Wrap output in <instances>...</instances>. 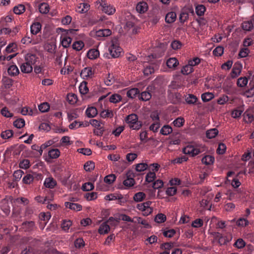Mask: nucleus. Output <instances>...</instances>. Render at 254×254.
<instances>
[{"label": "nucleus", "instance_id": "57", "mask_svg": "<svg viewBox=\"0 0 254 254\" xmlns=\"http://www.w3.org/2000/svg\"><path fill=\"white\" fill-rule=\"evenodd\" d=\"M123 196L120 194V195H116L114 194H110L107 195L105 197V199L108 200H114L117 199H123Z\"/></svg>", "mask_w": 254, "mask_h": 254}, {"label": "nucleus", "instance_id": "13", "mask_svg": "<svg viewBox=\"0 0 254 254\" xmlns=\"http://www.w3.org/2000/svg\"><path fill=\"white\" fill-rule=\"evenodd\" d=\"M254 23L252 20L244 21L242 23V29L245 31H251L254 28Z\"/></svg>", "mask_w": 254, "mask_h": 254}, {"label": "nucleus", "instance_id": "59", "mask_svg": "<svg viewBox=\"0 0 254 254\" xmlns=\"http://www.w3.org/2000/svg\"><path fill=\"white\" fill-rule=\"evenodd\" d=\"M148 168V164L146 163H139L136 165V170L137 172H142Z\"/></svg>", "mask_w": 254, "mask_h": 254}, {"label": "nucleus", "instance_id": "43", "mask_svg": "<svg viewBox=\"0 0 254 254\" xmlns=\"http://www.w3.org/2000/svg\"><path fill=\"white\" fill-rule=\"evenodd\" d=\"M116 177L114 174H110L106 176L104 178V182L109 184L111 185L113 184L116 180Z\"/></svg>", "mask_w": 254, "mask_h": 254}, {"label": "nucleus", "instance_id": "4", "mask_svg": "<svg viewBox=\"0 0 254 254\" xmlns=\"http://www.w3.org/2000/svg\"><path fill=\"white\" fill-rule=\"evenodd\" d=\"M183 151L185 154H190L194 156L201 153L202 150L197 147L188 146L184 148Z\"/></svg>", "mask_w": 254, "mask_h": 254}, {"label": "nucleus", "instance_id": "40", "mask_svg": "<svg viewBox=\"0 0 254 254\" xmlns=\"http://www.w3.org/2000/svg\"><path fill=\"white\" fill-rule=\"evenodd\" d=\"M166 220V216L163 213H158L156 215L154 221L157 223H162Z\"/></svg>", "mask_w": 254, "mask_h": 254}, {"label": "nucleus", "instance_id": "10", "mask_svg": "<svg viewBox=\"0 0 254 254\" xmlns=\"http://www.w3.org/2000/svg\"><path fill=\"white\" fill-rule=\"evenodd\" d=\"M148 9V4L145 1H140L136 6V10L139 13H144Z\"/></svg>", "mask_w": 254, "mask_h": 254}, {"label": "nucleus", "instance_id": "44", "mask_svg": "<svg viewBox=\"0 0 254 254\" xmlns=\"http://www.w3.org/2000/svg\"><path fill=\"white\" fill-rule=\"evenodd\" d=\"M72 222L70 220H64L62 223V228L65 231L67 232L70 227L71 226Z\"/></svg>", "mask_w": 254, "mask_h": 254}, {"label": "nucleus", "instance_id": "55", "mask_svg": "<svg viewBox=\"0 0 254 254\" xmlns=\"http://www.w3.org/2000/svg\"><path fill=\"white\" fill-rule=\"evenodd\" d=\"M236 224L238 226L245 227L249 225V222L246 218H241L237 220Z\"/></svg>", "mask_w": 254, "mask_h": 254}, {"label": "nucleus", "instance_id": "29", "mask_svg": "<svg viewBox=\"0 0 254 254\" xmlns=\"http://www.w3.org/2000/svg\"><path fill=\"white\" fill-rule=\"evenodd\" d=\"M60 151L58 149H53L49 151L48 156L51 159H56L59 157Z\"/></svg>", "mask_w": 254, "mask_h": 254}, {"label": "nucleus", "instance_id": "64", "mask_svg": "<svg viewBox=\"0 0 254 254\" xmlns=\"http://www.w3.org/2000/svg\"><path fill=\"white\" fill-rule=\"evenodd\" d=\"M203 221L202 219L198 218L194 220L191 224V226L194 228H199L203 226Z\"/></svg>", "mask_w": 254, "mask_h": 254}, {"label": "nucleus", "instance_id": "18", "mask_svg": "<svg viewBox=\"0 0 254 254\" xmlns=\"http://www.w3.org/2000/svg\"><path fill=\"white\" fill-rule=\"evenodd\" d=\"M25 59L26 62L32 66V65L36 63L37 58L34 54H27L25 56Z\"/></svg>", "mask_w": 254, "mask_h": 254}, {"label": "nucleus", "instance_id": "54", "mask_svg": "<svg viewBox=\"0 0 254 254\" xmlns=\"http://www.w3.org/2000/svg\"><path fill=\"white\" fill-rule=\"evenodd\" d=\"M200 204L201 206L203 207L204 209L209 210L211 209V204L210 203L209 200L203 199L200 201Z\"/></svg>", "mask_w": 254, "mask_h": 254}, {"label": "nucleus", "instance_id": "42", "mask_svg": "<svg viewBox=\"0 0 254 254\" xmlns=\"http://www.w3.org/2000/svg\"><path fill=\"white\" fill-rule=\"evenodd\" d=\"M23 172L21 170H18L17 171H15L14 172V173L13 174V182H18L19 181L23 174Z\"/></svg>", "mask_w": 254, "mask_h": 254}, {"label": "nucleus", "instance_id": "14", "mask_svg": "<svg viewBox=\"0 0 254 254\" xmlns=\"http://www.w3.org/2000/svg\"><path fill=\"white\" fill-rule=\"evenodd\" d=\"M99 51L96 49H92L89 50L87 53V56L90 60H95L99 56Z\"/></svg>", "mask_w": 254, "mask_h": 254}, {"label": "nucleus", "instance_id": "46", "mask_svg": "<svg viewBox=\"0 0 254 254\" xmlns=\"http://www.w3.org/2000/svg\"><path fill=\"white\" fill-rule=\"evenodd\" d=\"M67 100L70 104H74L76 103L77 99L75 94L69 93L67 95Z\"/></svg>", "mask_w": 254, "mask_h": 254}, {"label": "nucleus", "instance_id": "12", "mask_svg": "<svg viewBox=\"0 0 254 254\" xmlns=\"http://www.w3.org/2000/svg\"><path fill=\"white\" fill-rule=\"evenodd\" d=\"M64 206L71 210L75 211H80L82 209V206L78 203H72L70 202H65Z\"/></svg>", "mask_w": 254, "mask_h": 254}, {"label": "nucleus", "instance_id": "47", "mask_svg": "<svg viewBox=\"0 0 254 254\" xmlns=\"http://www.w3.org/2000/svg\"><path fill=\"white\" fill-rule=\"evenodd\" d=\"M95 168L94 163L92 161L86 162L84 165V169L86 171H91Z\"/></svg>", "mask_w": 254, "mask_h": 254}, {"label": "nucleus", "instance_id": "27", "mask_svg": "<svg viewBox=\"0 0 254 254\" xmlns=\"http://www.w3.org/2000/svg\"><path fill=\"white\" fill-rule=\"evenodd\" d=\"M195 12L199 16H203L206 11V7L203 4H198L195 6Z\"/></svg>", "mask_w": 254, "mask_h": 254}, {"label": "nucleus", "instance_id": "9", "mask_svg": "<svg viewBox=\"0 0 254 254\" xmlns=\"http://www.w3.org/2000/svg\"><path fill=\"white\" fill-rule=\"evenodd\" d=\"M57 185L56 180L52 177H49L45 179L44 182V186L48 189H54Z\"/></svg>", "mask_w": 254, "mask_h": 254}, {"label": "nucleus", "instance_id": "15", "mask_svg": "<svg viewBox=\"0 0 254 254\" xmlns=\"http://www.w3.org/2000/svg\"><path fill=\"white\" fill-rule=\"evenodd\" d=\"M86 115L88 118H94L98 114L97 109L94 107H88L85 111Z\"/></svg>", "mask_w": 254, "mask_h": 254}, {"label": "nucleus", "instance_id": "36", "mask_svg": "<svg viewBox=\"0 0 254 254\" xmlns=\"http://www.w3.org/2000/svg\"><path fill=\"white\" fill-rule=\"evenodd\" d=\"M172 131V127L169 125L164 126L160 130V133L162 135H167Z\"/></svg>", "mask_w": 254, "mask_h": 254}, {"label": "nucleus", "instance_id": "48", "mask_svg": "<svg viewBox=\"0 0 254 254\" xmlns=\"http://www.w3.org/2000/svg\"><path fill=\"white\" fill-rule=\"evenodd\" d=\"M156 178V174L155 172L149 171L145 177V181L148 183L152 182Z\"/></svg>", "mask_w": 254, "mask_h": 254}, {"label": "nucleus", "instance_id": "2", "mask_svg": "<svg viewBox=\"0 0 254 254\" xmlns=\"http://www.w3.org/2000/svg\"><path fill=\"white\" fill-rule=\"evenodd\" d=\"M125 122L133 130H139L142 126V122L138 120V117L135 114L127 115L125 119Z\"/></svg>", "mask_w": 254, "mask_h": 254}, {"label": "nucleus", "instance_id": "7", "mask_svg": "<svg viewBox=\"0 0 254 254\" xmlns=\"http://www.w3.org/2000/svg\"><path fill=\"white\" fill-rule=\"evenodd\" d=\"M126 177L127 179L124 181L123 184L127 187H132L135 183L133 179L134 175L130 172H128L126 174Z\"/></svg>", "mask_w": 254, "mask_h": 254}, {"label": "nucleus", "instance_id": "61", "mask_svg": "<svg viewBox=\"0 0 254 254\" xmlns=\"http://www.w3.org/2000/svg\"><path fill=\"white\" fill-rule=\"evenodd\" d=\"M0 113L2 116L6 118H11L13 116V114L12 113H10L6 107L2 108Z\"/></svg>", "mask_w": 254, "mask_h": 254}, {"label": "nucleus", "instance_id": "22", "mask_svg": "<svg viewBox=\"0 0 254 254\" xmlns=\"http://www.w3.org/2000/svg\"><path fill=\"white\" fill-rule=\"evenodd\" d=\"M214 160L215 158L213 156L211 155H205L202 158L201 162L206 165H209L213 164Z\"/></svg>", "mask_w": 254, "mask_h": 254}, {"label": "nucleus", "instance_id": "28", "mask_svg": "<svg viewBox=\"0 0 254 254\" xmlns=\"http://www.w3.org/2000/svg\"><path fill=\"white\" fill-rule=\"evenodd\" d=\"M139 91L137 88H133L128 90L127 92V96L131 99H133L136 95L139 94Z\"/></svg>", "mask_w": 254, "mask_h": 254}, {"label": "nucleus", "instance_id": "51", "mask_svg": "<svg viewBox=\"0 0 254 254\" xmlns=\"http://www.w3.org/2000/svg\"><path fill=\"white\" fill-rule=\"evenodd\" d=\"M173 123L174 126L180 127L184 125L185 123V120L183 118L178 117L174 121Z\"/></svg>", "mask_w": 254, "mask_h": 254}, {"label": "nucleus", "instance_id": "33", "mask_svg": "<svg viewBox=\"0 0 254 254\" xmlns=\"http://www.w3.org/2000/svg\"><path fill=\"white\" fill-rule=\"evenodd\" d=\"M146 195L143 192L136 193L133 196V200L136 202H140L144 199Z\"/></svg>", "mask_w": 254, "mask_h": 254}, {"label": "nucleus", "instance_id": "39", "mask_svg": "<svg viewBox=\"0 0 254 254\" xmlns=\"http://www.w3.org/2000/svg\"><path fill=\"white\" fill-rule=\"evenodd\" d=\"M250 87L247 89L244 92V95L247 97H251L254 95V85L249 84Z\"/></svg>", "mask_w": 254, "mask_h": 254}, {"label": "nucleus", "instance_id": "62", "mask_svg": "<svg viewBox=\"0 0 254 254\" xmlns=\"http://www.w3.org/2000/svg\"><path fill=\"white\" fill-rule=\"evenodd\" d=\"M154 72V68L153 65H149L148 66H146V67L144 68L143 70V73L146 75H149Z\"/></svg>", "mask_w": 254, "mask_h": 254}, {"label": "nucleus", "instance_id": "32", "mask_svg": "<svg viewBox=\"0 0 254 254\" xmlns=\"http://www.w3.org/2000/svg\"><path fill=\"white\" fill-rule=\"evenodd\" d=\"M185 100L188 104H194L197 101V97L193 94H189L185 98Z\"/></svg>", "mask_w": 254, "mask_h": 254}, {"label": "nucleus", "instance_id": "25", "mask_svg": "<svg viewBox=\"0 0 254 254\" xmlns=\"http://www.w3.org/2000/svg\"><path fill=\"white\" fill-rule=\"evenodd\" d=\"M20 68L21 71L24 73H30L33 70L32 66L26 62L22 64Z\"/></svg>", "mask_w": 254, "mask_h": 254}, {"label": "nucleus", "instance_id": "6", "mask_svg": "<svg viewBox=\"0 0 254 254\" xmlns=\"http://www.w3.org/2000/svg\"><path fill=\"white\" fill-rule=\"evenodd\" d=\"M112 31L109 29H99L96 31L95 36L99 40H101V38L109 36L111 35Z\"/></svg>", "mask_w": 254, "mask_h": 254}, {"label": "nucleus", "instance_id": "16", "mask_svg": "<svg viewBox=\"0 0 254 254\" xmlns=\"http://www.w3.org/2000/svg\"><path fill=\"white\" fill-rule=\"evenodd\" d=\"M90 5L87 3H81L77 6L76 11L81 13H86L88 11Z\"/></svg>", "mask_w": 254, "mask_h": 254}, {"label": "nucleus", "instance_id": "58", "mask_svg": "<svg viewBox=\"0 0 254 254\" xmlns=\"http://www.w3.org/2000/svg\"><path fill=\"white\" fill-rule=\"evenodd\" d=\"M94 189V185L92 183L88 182L84 183L82 186V190L83 191H90Z\"/></svg>", "mask_w": 254, "mask_h": 254}, {"label": "nucleus", "instance_id": "26", "mask_svg": "<svg viewBox=\"0 0 254 254\" xmlns=\"http://www.w3.org/2000/svg\"><path fill=\"white\" fill-rule=\"evenodd\" d=\"M21 42L23 44H28L31 43L33 45H35L37 44V42L33 39V35H31V37L27 35L21 39Z\"/></svg>", "mask_w": 254, "mask_h": 254}, {"label": "nucleus", "instance_id": "30", "mask_svg": "<svg viewBox=\"0 0 254 254\" xmlns=\"http://www.w3.org/2000/svg\"><path fill=\"white\" fill-rule=\"evenodd\" d=\"M193 71V67L188 63L184 66L181 69V73L184 75H188Z\"/></svg>", "mask_w": 254, "mask_h": 254}, {"label": "nucleus", "instance_id": "35", "mask_svg": "<svg viewBox=\"0 0 254 254\" xmlns=\"http://www.w3.org/2000/svg\"><path fill=\"white\" fill-rule=\"evenodd\" d=\"M40 12L43 14H46L49 11V6L47 3H42L39 6Z\"/></svg>", "mask_w": 254, "mask_h": 254}, {"label": "nucleus", "instance_id": "5", "mask_svg": "<svg viewBox=\"0 0 254 254\" xmlns=\"http://www.w3.org/2000/svg\"><path fill=\"white\" fill-rule=\"evenodd\" d=\"M153 89V87L152 86L147 87L146 91L141 92V93L139 95V99L144 101H147L149 100L152 97V95L150 92L152 91Z\"/></svg>", "mask_w": 254, "mask_h": 254}, {"label": "nucleus", "instance_id": "49", "mask_svg": "<svg viewBox=\"0 0 254 254\" xmlns=\"http://www.w3.org/2000/svg\"><path fill=\"white\" fill-rule=\"evenodd\" d=\"M25 6L23 4H19L13 8V12L16 14H20L24 12Z\"/></svg>", "mask_w": 254, "mask_h": 254}, {"label": "nucleus", "instance_id": "37", "mask_svg": "<svg viewBox=\"0 0 254 254\" xmlns=\"http://www.w3.org/2000/svg\"><path fill=\"white\" fill-rule=\"evenodd\" d=\"M214 98V95L210 92H206L201 95L202 100L204 102H207Z\"/></svg>", "mask_w": 254, "mask_h": 254}, {"label": "nucleus", "instance_id": "41", "mask_svg": "<svg viewBox=\"0 0 254 254\" xmlns=\"http://www.w3.org/2000/svg\"><path fill=\"white\" fill-rule=\"evenodd\" d=\"M122 96L118 94H114L112 95L109 98V101L111 103H117L121 101Z\"/></svg>", "mask_w": 254, "mask_h": 254}, {"label": "nucleus", "instance_id": "52", "mask_svg": "<svg viewBox=\"0 0 254 254\" xmlns=\"http://www.w3.org/2000/svg\"><path fill=\"white\" fill-rule=\"evenodd\" d=\"M25 125V121L23 119H18L13 122V126L18 128H20Z\"/></svg>", "mask_w": 254, "mask_h": 254}, {"label": "nucleus", "instance_id": "8", "mask_svg": "<svg viewBox=\"0 0 254 254\" xmlns=\"http://www.w3.org/2000/svg\"><path fill=\"white\" fill-rule=\"evenodd\" d=\"M242 68V65L241 64L235 63L231 72V77L235 78L238 76L241 72Z\"/></svg>", "mask_w": 254, "mask_h": 254}, {"label": "nucleus", "instance_id": "21", "mask_svg": "<svg viewBox=\"0 0 254 254\" xmlns=\"http://www.w3.org/2000/svg\"><path fill=\"white\" fill-rule=\"evenodd\" d=\"M31 34L36 35L41 29V25L39 22L33 23L30 27Z\"/></svg>", "mask_w": 254, "mask_h": 254}, {"label": "nucleus", "instance_id": "56", "mask_svg": "<svg viewBox=\"0 0 254 254\" xmlns=\"http://www.w3.org/2000/svg\"><path fill=\"white\" fill-rule=\"evenodd\" d=\"M101 117L103 118H112L113 116V111L111 110H103L100 113Z\"/></svg>", "mask_w": 254, "mask_h": 254}, {"label": "nucleus", "instance_id": "63", "mask_svg": "<svg viewBox=\"0 0 254 254\" xmlns=\"http://www.w3.org/2000/svg\"><path fill=\"white\" fill-rule=\"evenodd\" d=\"M19 166L20 168L27 169L29 167L30 161L28 159H24L20 162Z\"/></svg>", "mask_w": 254, "mask_h": 254}, {"label": "nucleus", "instance_id": "53", "mask_svg": "<svg viewBox=\"0 0 254 254\" xmlns=\"http://www.w3.org/2000/svg\"><path fill=\"white\" fill-rule=\"evenodd\" d=\"M39 110L42 113L48 112L50 109L49 104L47 102L41 104L38 106Z\"/></svg>", "mask_w": 254, "mask_h": 254}, {"label": "nucleus", "instance_id": "34", "mask_svg": "<svg viewBox=\"0 0 254 254\" xmlns=\"http://www.w3.org/2000/svg\"><path fill=\"white\" fill-rule=\"evenodd\" d=\"M79 90L81 94L85 95L87 94L89 91L88 88L87 86V82L85 81L81 82L79 87Z\"/></svg>", "mask_w": 254, "mask_h": 254}, {"label": "nucleus", "instance_id": "38", "mask_svg": "<svg viewBox=\"0 0 254 254\" xmlns=\"http://www.w3.org/2000/svg\"><path fill=\"white\" fill-rule=\"evenodd\" d=\"M248 82V79L246 77H241L238 79L237 84L240 87H245Z\"/></svg>", "mask_w": 254, "mask_h": 254}, {"label": "nucleus", "instance_id": "17", "mask_svg": "<svg viewBox=\"0 0 254 254\" xmlns=\"http://www.w3.org/2000/svg\"><path fill=\"white\" fill-rule=\"evenodd\" d=\"M71 42L72 39L68 35H65L61 37V43L64 48L68 47Z\"/></svg>", "mask_w": 254, "mask_h": 254}, {"label": "nucleus", "instance_id": "23", "mask_svg": "<svg viewBox=\"0 0 254 254\" xmlns=\"http://www.w3.org/2000/svg\"><path fill=\"white\" fill-rule=\"evenodd\" d=\"M167 65L170 68H175L179 64V62L175 58H169L166 63Z\"/></svg>", "mask_w": 254, "mask_h": 254}, {"label": "nucleus", "instance_id": "1", "mask_svg": "<svg viewBox=\"0 0 254 254\" xmlns=\"http://www.w3.org/2000/svg\"><path fill=\"white\" fill-rule=\"evenodd\" d=\"M108 52L105 53L103 57L107 59L119 58L123 52L117 40H112L108 48Z\"/></svg>", "mask_w": 254, "mask_h": 254}, {"label": "nucleus", "instance_id": "45", "mask_svg": "<svg viewBox=\"0 0 254 254\" xmlns=\"http://www.w3.org/2000/svg\"><path fill=\"white\" fill-rule=\"evenodd\" d=\"M84 44L81 41H76L72 44V48L77 51H79L83 48Z\"/></svg>", "mask_w": 254, "mask_h": 254}, {"label": "nucleus", "instance_id": "31", "mask_svg": "<svg viewBox=\"0 0 254 254\" xmlns=\"http://www.w3.org/2000/svg\"><path fill=\"white\" fill-rule=\"evenodd\" d=\"M218 133V130L214 128L208 130L206 132V136L209 139L214 138Z\"/></svg>", "mask_w": 254, "mask_h": 254}, {"label": "nucleus", "instance_id": "3", "mask_svg": "<svg viewBox=\"0 0 254 254\" xmlns=\"http://www.w3.org/2000/svg\"><path fill=\"white\" fill-rule=\"evenodd\" d=\"M97 2L99 4V8L103 12L108 15H112L115 12V8L108 3L106 0H98Z\"/></svg>", "mask_w": 254, "mask_h": 254}, {"label": "nucleus", "instance_id": "11", "mask_svg": "<svg viewBox=\"0 0 254 254\" xmlns=\"http://www.w3.org/2000/svg\"><path fill=\"white\" fill-rule=\"evenodd\" d=\"M93 73L91 67H86L83 68L80 73L81 76L85 79L88 77H91Z\"/></svg>", "mask_w": 254, "mask_h": 254}, {"label": "nucleus", "instance_id": "20", "mask_svg": "<svg viewBox=\"0 0 254 254\" xmlns=\"http://www.w3.org/2000/svg\"><path fill=\"white\" fill-rule=\"evenodd\" d=\"M110 230V227L107 222L102 224L98 229V232L100 234H107Z\"/></svg>", "mask_w": 254, "mask_h": 254}, {"label": "nucleus", "instance_id": "50", "mask_svg": "<svg viewBox=\"0 0 254 254\" xmlns=\"http://www.w3.org/2000/svg\"><path fill=\"white\" fill-rule=\"evenodd\" d=\"M84 197L88 201L94 200L97 198V193L95 192H87L85 194Z\"/></svg>", "mask_w": 254, "mask_h": 254}, {"label": "nucleus", "instance_id": "60", "mask_svg": "<svg viewBox=\"0 0 254 254\" xmlns=\"http://www.w3.org/2000/svg\"><path fill=\"white\" fill-rule=\"evenodd\" d=\"M34 180V177L33 175L31 174H27L25 176L23 179L22 182L25 184H30Z\"/></svg>", "mask_w": 254, "mask_h": 254}, {"label": "nucleus", "instance_id": "24", "mask_svg": "<svg viewBox=\"0 0 254 254\" xmlns=\"http://www.w3.org/2000/svg\"><path fill=\"white\" fill-rule=\"evenodd\" d=\"M7 72L10 76H15L19 73V71L16 65H11L7 69Z\"/></svg>", "mask_w": 254, "mask_h": 254}, {"label": "nucleus", "instance_id": "19", "mask_svg": "<svg viewBox=\"0 0 254 254\" xmlns=\"http://www.w3.org/2000/svg\"><path fill=\"white\" fill-rule=\"evenodd\" d=\"M177 15L175 12H168L165 17V21L168 23H172L176 19Z\"/></svg>", "mask_w": 254, "mask_h": 254}]
</instances>
